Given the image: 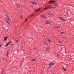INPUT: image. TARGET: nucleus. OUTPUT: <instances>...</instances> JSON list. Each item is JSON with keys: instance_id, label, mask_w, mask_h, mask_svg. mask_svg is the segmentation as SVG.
Wrapping results in <instances>:
<instances>
[{"instance_id": "13", "label": "nucleus", "mask_w": 74, "mask_h": 74, "mask_svg": "<svg viewBox=\"0 0 74 74\" xmlns=\"http://www.w3.org/2000/svg\"><path fill=\"white\" fill-rule=\"evenodd\" d=\"M5 21L6 22H7L8 23H10V22H8L7 20H5Z\"/></svg>"}, {"instance_id": "14", "label": "nucleus", "mask_w": 74, "mask_h": 74, "mask_svg": "<svg viewBox=\"0 0 74 74\" xmlns=\"http://www.w3.org/2000/svg\"><path fill=\"white\" fill-rule=\"evenodd\" d=\"M47 40L48 41H49V42H51L50 40H49V39L48 38H47Z\"/></svg>"}, {"instance_id": "25", "label": "nucleus", "mask_w": 74, "mask_h": 74, "mask_svg": "<svg viewBox=\"0 0 74 74\" xmlns=\"http://www.w3.org/2000/svg\"><path fill=\"white\" fill-rule=\"evenodd\" d=\"M51 66H50L49 67V69H51Z\"/></svg>"}, {"instance_id": "8", "label": "nucleus", "mask_w": 74, "mask_h": 74, "mask_svg": "<svg viewBox=\"0 0 74 74\" xmlns=\"http://www.w3.org/2000/svg\"><path fill=\"white\" fill-rule=\"evenodd\" d=\"M8 36L4 37V41H6V40H7V39L8 38Z\"/></svg>"}, {"instance_id": "15", "label": "nucleus", "mask_w": 74, "mask_h": 74, "mask_svg": "<svg viewBox=\"0 0 74 74\" xmlns=\"http://www.w3.org/2000/svg\"><path fill=\"white\" fill-rule=\"evenodd\" d=\"M58 42L60 43V44H62V42L60 40H58Z\"/></svg>"}, {"instance_id": "7", "label": "nucleus", "mask_w": 74, "mask_h": 74, "mask_svg": "<svg viewBox=\"0 0 74 74\" xmlns=\"http://www.w3.org/2000/svg\"><path fill=\"white\" fill-rule=\"evenodd\" d=\"M41 16L42 18H46V16L44 15H41Z\"/></svg>"}, {"instance_id": "23", "label": "nucleus", "mask_w": 74, "mask_h": 74, "mask_svg": "<svg viewBox=\"0 0 74 74\" xmlns=\"http://www.w3.org/2000/svg\"><path fill=\"white\" fill-rule=\"evenodd\" d=\"M21 18H22V16H20Z\"/></svg>"}, {"instance_id": "16", "label": "nucleus", "mask_w": 74, "mask_h": 74, "mask_svg": "<svg viewBox=\"0 0 74 74\" xmlns=\"http://www.w3.org/2000/svg\"><path fill=\"white\" fill-rule=\"evenodd\" d=\"M9 44V43H8L6 45H5V47H7V46H8V45Z\"/></svg>"}, {"instance_id": "10", "label": "nucleus", "mask_w": 74, "mask_h": 74, "mask_svg": "<svg viewBox=\"0 0 74 74\" xmlns=\"http://www.w3.org/2000/svg\"><path fill=\"white\" fill-rule=\"evenodd\" d=\"M58 6V3H56V4L54 5V6L57 7Z\"/></svg>"}, {"instance_id": "26", "label": "nucleus", "mask_w": 74, "mask_h": 74, "mask_svg": "<svg viewBox=\"0 0 74 74\" xmlns=\"http://www.w3.org/2000/svg\"><path fill=\"white\" fill-rule=\"evenodd\" d=\"M2 46V45H0V47H1Z\"/></svg>"}, {"instance_id": "9", "label": "nucleus", "mask_w": 74, "mask_h": 74, "mask_svg": "<svg viewBox=\"0 0 74 74\" xmlns=\"http://www.w3.org/2000/svg\"><path fill=\"white\" fill-rule=\"evenodd\" d=\"M31 3H32V4H37V3L36 2H34L33 1L31 2Z\"/></svg>"}, {"instance_id": "3", "label": "nucleus", "mask_w": 74, "mask_h": 74, "mask_svg": "<svg viewBox=\"0 0 74 74\" xmlns=\"http://www.w3.org/2000/svg\"><path fill=\"white\" fill-rule=\"evenodd\" d=\"M16 6L17 8H20L21 7V6L20 5V4L18 5V4H17L16 5Z\"/></svg>"}, {"instance_id": "2", "label": "nucleus", "mask_w": 74, "mask_h": 74, "mask_svg": "<svg viewBox=\"0 0 74 74\" xmlns=\"http://www.w3.org/2000/svg\"><path fill=\"white\" fill-rule=\"evenodd\" d=\"M55 64H56L55 63H54L53 62H52L51 63H50L49 64V66H52L55 65Z\"/></svg>"}, {"instance_id": "17", "label": "nucleus", "mask_w": 74, "mask_h": 74, "mask_svg": "<svg viewBox=\"0 0 74 74\" xmlns=\"http://www.w3.org/2000/svg\"><path fill=\"white\" fill-rule=\"evenodd\" d=\"M49 48H47L46 50L47 51H49Z\"/></svg>"}, {"instance_id": "12", "label": "nucleus", "mask_w": 74, "mask_h": 74, "mask_svg": "<svg viewBox=\"0 0 74 74\" xmlns=\"http://www.w3.org/2000/svg\"><path fill=\"white\" fill-rule=\"evenodd\" d=\"M7 19L8 21H10V17H9L8 16H7Z\"/></svg>"}, {"instance_id": "5", "label": "nucleus", "mask_w": 74, "mask_h": 74, "mask_svg": "<svg viewBox=\"0 0 74 74\" xmlns=\"http://www.w3.org/2000/svg\"><path fill=\"white\" fill-rule=\"evenodd\" d=\"M60 19L62 21H63L64 22H65L66 21H65V20H64V19L62 18V17H60Z\"/></svg>"}, {"instance_id": "4", "label": "nucleus", "mask_w": 74, "mask_h": 74, "mask_svg": "<svg viewBox=\"0 0 74 74\" xmlns=\"http://www.w3.org/2000/svg\"><path fill=\"white\" fill-rule=\"evenodd\" d=\"M41 10V9H38L37 10H34V11H35V12H38V11H39L40 10Z\"/></svg>"}, {"instance_id": "27", "label": "nucleus", "mask_w": 74, "mask_h": 74, "mask_svg": "<svg viewBox=\"0 0 74 74\" xmlns=\"http://www.w3.org/2000/svg\"><path fill=\"white\" fill-rule=\"evenodd\" d=\"M44 43H45V44H46V42H45V41H44Z\"/></svg>"}, {"instance_id": "20", "label": "nucleus", "mask_w": 74, "mask_h": 74, "mask_svg": "<svg viewBox=\"0 0 74 74\" xmlns=\"http://www.w3.org/2000/svg\"><path fill=\"white\" fill-rule=\"evenodd\" d=\"M57 56L58 58H59V55L58 54H57Z\"/></svg>"}, {"instance_id": "1", "label": "nucleus", "mask_w": 74, "mask_h": 74, "mask_svg": "<svg viewBox=\"0 0 74 74\" xmlns=\"http://www.w3.org/2000/svg\"><path fill=\"white\" fill-rule=\"evenodd\" d=\"M50 8H56L55 7H49V8L47 7V8H44V10H47V9Z\"/></svg>"}, {"instance_id": "21", "label": "nucleus", "mask_w": 74, "mask_h": 74, "mask_svg": "<svg viewBox=\"0 0 74 74\" xmlns=\"http://www.w3.org/2000/svg\"><path fill=\"white\" fill-rule=\"evenodd\" d=\"M36 60H35V59H33L32 60V62H34V61H35Z\"/></svg>"}, {"instance_id": "24", "label": "nucleus", "mask_w": 74, "mask_h": 74, "mask_svg": "<svg viewBox=\"0 0 74 74\" xmlns=\"http://www.w3.org/2000/svg\"><path fill=\"white\" fill-rule=\"evenodd\" d=\"M25 21H26L25 22H27V19H25Z\"/></svg>"}, {"instance_id": "28", "label": "nucleus", "mask_w": 74, "mask_h": 74, "mask_svg": "<svg viewBox=\"0 0 74 74\" xmlns=\"http://www.w3.org/2000/svg\"><path fill=\"white\" fill-rule=\"evenodd\" d=\"M11 42H9V43H9V44H10V43Z\"/></svg>"}, {"instance_id": "30", "label": "nucleus", "mask_w": 74, "mask_h": 74, "mask_svg": "<svg viewBox=\"0 0 74 74\" xmlns=\"http://www.w3.org/2000/svg\"><path fill=\"white\" fill-rule=\"evenodd\" d=\"M16 42H18V40L16 41Z\"/></svg>"}, {"instance_id": "22", "label": "nucleus", "mask_w": 74, "mask_h": 74, "mask_svg": "<svg viewBox=\"0 0 74 74\" xmlns=\"http://www.w3.org/2000/svg\"><path fill=\"white\" fill-rule=\"evenodd\" d=\"M56 28H57V29H59V27L57 26V27H56Z\"/></svg>"}, {"instance_id": "19", "label": "nucleus", "mask_w": 74, "mask_h": 74, "mask_svg": "<svg viewBox=\"0 0 74 74\" xmlns=\"http://www.w3.org/2000/svg\"><path fill=\"white\" fill-rule=\"evenodd\" d=\"M63 69H64V70L65 71H66V69H65L63 68Z\"/></svg>"}, {"instance_id": "32", "label": "nucleus", "mask_w": 74, "mask_h": 74, "mask_svg": "<svg viewBox=\"0 0 74 74\" xmlns=\"http://www.w3.org/2000/svg\"><path fill=\"white\" fill-rule=\"evenodd\" d=\"M7 53H8V52Z\"/></svg>"}, {"instance_id": "18", "label": "nucleus", "mask_w": 74, "mask_h": 74, "mask_svg": "<svg viewBox=\"0 0 74 74\" xmlns=\"http://www.w3.org/2000/svg\"><path fill=\"white\" fill-rule=\"evenodd\" d=\"M64 32H61V34H64Z\"/></svg>"}, {"instance_id": "11", "label": "nucleus", "mask_w": 74, "mask_h": 74, "mask_svg": "<svg viewBox=\"0 0 74 74\" xmlns=\"http://www.w3.org/2000/svg\"><path fill=\"white\" fill-rule=\"evenodd\" d=\"M55 3V1H51L49 2V4H50V3Z\"/></svg>"}, {"instance_id": "31", "label": "nucleus", "mask_w": 74, "mask_h": 74, "mask_svg": "<svg viewBox=\"0 0 74 74\" xmlns=\"http://www.w3.org/2000/svg\"><path fill=\"white\" fill-rule=\"evenodd\" d=\"M8 53H7V56H8Z\"/></svg>"}, {"instance_id": "29", "label": "nucleus", "mask_w": 74, "mask_h": 74, "mask_svg": "<svg viewBox=\"0 0 74 74\" xmlns=\"http://www.w3.org/2000/svg\"><path fill=\"white\" fill-rule=\"evenodd\" d=\"M34 15V14L33 15H32V16H33V15Z\"/></svg>"}, {"instance_id": "6", "label": "nucleus", "mask_w": 74, "mask_h": 74, "mask_svg": "<svg viewBox=\"0 0 74 74\" xmlns=\"http://www.w3.org/2000/svg\"><path fill=\"white\" fill-rule=\"evenodd\" d=\"M45 23H46L47 24H51V23L50 22H49V21H46L45 22Z\"/></svg>"}]
</instances>
